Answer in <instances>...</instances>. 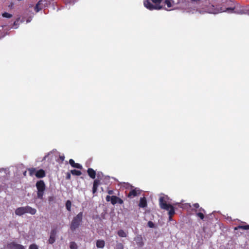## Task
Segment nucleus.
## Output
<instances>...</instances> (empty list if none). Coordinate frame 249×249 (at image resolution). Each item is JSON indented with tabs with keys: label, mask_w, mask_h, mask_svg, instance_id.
Masks as SVG:
<instances>
[{
	"label": "nucleus",
	"mask_w": 249,
	"mask_h": 249,
	"mask_svg": "<svg viewBox=\"0 0 249 249\" xmlns=\"http://www.w3.org/2000/svg\"><path fill=\"white\" fill-rule=\"evenodd\" d=\"M193 206H194V207L195 208H196V209H198L200 208V207H199V204H198V203H196L194 204H193Z\"/></svg>",
	"instance_id": "32"
},
{
	"label": "nucleus",
	"mask_w": 249,
	"mask_h": 249,
	"mask_svg": "<svg viewBox=\"0 0 249 249\" xmlns=\"http://www.w3.org/2000/svg\"><path fill=\"white\" fill-rule=\"evenodd\" d=\"M26 213H29L32 215H34L36 214V210L35 208H33L30 206H26Z\"/></svg>",
	"instance_id": "14"
},
{
	"label": "nucleus",
	"mask_w": 249,
	"mask_h": 249,
	"mask_svg": "<svg viewBox=\"0 0 249 249\" xmlns=\"http://www.w3.org/2000/svg\"><path fill=\"white\" fill-rule=\"evenodd\" d=\"M71 173L72 175L75 176H80L82 174V173L80 171L76 170L75 169H73L71 171Z\"/></svg>",
	"instance_id": "22"
},
{
	"label": "nucleus",
	"mask_w": 249,
	"mask_h": 249,
	"mask_svg": "<svg viewBox=\"0 0 249 249\" xmlns=\"http://www.w3.org/2000/svg\"><path fill=\"white\" fill-rule=\"evenodd\" d=\"M169 198L167 196H160L159 198L160 207L163 210L167 211L174 207L170 204L168 203Z\"/></svg>",
	"instance_id": "3"
},
{
	"label": "nucleus",
	"mask_w": 249,
	"mask_h": 249,
	"mask_svg": "<svg viewBox=\"0 0 249 249\" xmlns=\"http://www.w3.org/2000/svg\"><path fill=\"white\" fill-rule=\"evenodd\" d=\"M105 244V241L103 240H98L96 242V246L98 248H103Z\"/></svg>",
	"instance_id": "19"
},
{
	"label": "nucleus",
	"mask_w": 249,
	"mask_h": 249,
	"mask_svg": "<svg viewBox=\"0 0 249 249\" xmlns=\"http://www.w3.org/2000/svg\"><path fill=\"white\" fill-rule=\"evenodd\" d=\"M149 0L143 2L144 5L150 10H160L167 5L170 10L180 9L189 14L199 16L205 14H216L219 13H236L235 6L226 7L221 4H215L212 0Z\"/></svg>",
	"instance_id": "1"
},
{
	"label": "nucleus",
	"mask_w": 249,
	"mask_h": 249,
	"mask_svg": "<svg viewBox=\"0 0 249 249\" xmlns=\"http://www.w3.org/2000/svg\"><path fill=\"white\" fill-rule=\"evenodd\" d=\"M36 187L37 190V198L40 199H42L46 187L44 181L42 180L37 181L36 183Z\"/></svg>",
	"instance_id": "4"
},
{
	"label": "nucleus",
	"mask_w": 249,
	"mask_h": 249,
	"mask_svg": "<svg viewBox=\"0 0 249 249\" xmlns=\"http://www.w3.org/2000/svg\"><path fill=\"white\" fill-rule=\"evenodd\" d=\"M35 175L37 178H43L45 177L46 173L44 170L40 169L36 172Z\"/></svg>",
	"instance_id": "12"
},
{
	"label": "nucleus",
	"mask_w": 249,
	"mask_h": 249,
	"mask_svg": "<svg viewBox=\"0 0 249 249\" xmlns=\"http://www.w3.org/2000/svg\"><path fill=\"white\" fill-rule=\"evenodd\" d=\"M57 233L56 229H53L50 232V236L48 240L49 243L50 244H53L55 241V237Z\"/></svg>",
	"instance_id": "6"
},
{
	"label": "nucleus",
	"mask_w": 249,
	"mask_h": 249,
	"mask_svg": "<svg viewBox=\"0 0 249 249\" xmlns=\"http://www.w3.org/2000/svg\"><path fill=\"white\" fill-rule=\"evenodd\" d=\"M107 193L110 195H112L114 194V191L112 190H108L107 191Z\"/></svg>",
	"instance_id": "35"
},
{
	"label": "nucleus",
	"mask_w": 249,
	"mask_h": 249,
	"mask_svg": "<svg viewBox=\"0 0 249 249\" xmlns=\"http://www.w3.org/2000/svg\"><path fill=\"white\" fill-rule=\"evenodd\" d=\"M111 203L112 205H115L116 203L122 204L124 203V201L120 197L115 196H112L111 198Z\"/></svg>",
	"instance_id": "8"
},
{
	"label": "nucleus",
	"mask_w": 249,
	"mask_h": 249,
	"mask_svg": "<svg viewBox=\"0 0 249 249\" xmlns=\"http://www.w3.org/2000/svg\"><path fill=\"white\" fill-rule=\"evenodd\" d=\"M46 0H44V1H45ZM43 1H44L43 0H40L38 1V2L36 4L35 7V11L36 12H39L40 10H41L42 8H43V6H42L43 3Z\"/></svg>",
	"instance_id": "11"
},
{
	"label": "nucleus",
	"mask_w": 249,
	"mask_h": 249,
	"mask_svg": "<svg viewBox=\"0 0 249 249\" xmlns=\"http://www.w3.org/2000/svg\"><path fill=\"white\" fill-rule=\"evenodd\" d=\"M65 156L64 155L59 156L58 159L57 160V161L58 162L62 163L64 160Z\"/></svg>",
	"instance_id": "29"
},
{
	"label": "nucleus",
	"mask_w": 249,
	"mask_h": 249,
	"mask_svg": "<svg viewBox=\"0 0 249 249\" xmlns=\"http://www.w3.org/2000/svg\"><path fill=\"white\" fill-rule=\"evenodd\" d=\"M117 233L120 237H126L127 236V234L123 230H119Z\"/></svg>",
	"instance_id": "21"
},
{
	"label": "nucleus",
	"mask_w": 249,
	"mask_h": 249,
	"mask_svg": "<svg viewBox=\"0 0 249 249\" xmlns=\"http://www.w3.org/2000/svg\"><path fill=\"white\" fill-rule=\"evenodd\" d=\"M18 22V19H17L16 21H14V22L13 23V26H17Z\"/></svg>",
	"instance_id": "36"
},
{
	"label": "nucleus",
	"mask_w": 249,
	"mask_h": 249,
	"mask_svg": "<svg viewBox=\"0 0 249 249\" xmlns=\"http://www.w3.org/2000/svg\"><path fill=\"white\" fill-rule=\"evenodd\" d=\"M111 196H107L106 197V201L108 202L109 201H111Z\"/></svg>",
	"instance_id": "34"
},
{
	"label": "nucleus",
	"mask_w": 249,
	"mask_h": 249,
	"mask_svg": "<svg viewBox=\"0 0 249 249\" xmlns=\"http://www.w3.org/2000/svg\"><path fill=\"white\" fill-rule=\"evenodd\" d=\"M139 206L141 208H144L147 206V201L145 197H141L140 200Z\"/></svg>",
	"instance_id": "16"
},
{
	"label": "nucleus",
	"mask_w": 249,
	"mask_h": 249,
	"mask_svg": "<svg viewBox=\"0 0 249 249\" xmlns=\"http://www.w3.org/2000/svg\"><path fill=\"white\" fill-rule=\"evenodd\" d=\"M147 225L150 228H154V224L152 221H148Z\"/></svg>",
	"instance_id": "31"
},
{
	"label": "nucleus",
	"mask_w": 249,
	"mask_h": 249,
	"mask_svg": "<svg viewBox=\"0 0 249 249\" xmlns=\"http://www.w3.org/2000/svg\"><path fill=\"white\" fill-rule=\"evenodd\" d=\"M28 171L29 172L30 175L31 176H32L33 175L35 174L36 173V168H29V169H28Z\"/></svg>",
	"instance_id": "25"
},
{
	"label": "nucleus",
	"mask_w": 249,
	"mask_h": 249,
	"mask_svg": "<svg viewBox=\"0 0 249 249\" xmlns=\"http://www.w3.org/2000/svg\"><path fill=\"white\" fill-rule=\"evenodd\" d=\"M11 247L14 249H25L23 245L14 242L11 244Z\"/></svg>",
	"instance_id": "17"
},
{
	"label": "nucleus",
	"mask_w": 249,
	"mask_h": 249,
	"mask_svg": "<svg viewBox=\"0 0 249 249\" xmlns=\"http://www.w3.org/2000/svg\"><path fill=\"white\" fill-rule=\"evenodd\" d=\"M25 213H26L25 207H19L15 210V214L17 215L21 216Z\"/></svg>",
	"instance_id": "9"
},
{
	"label": "nucleus",
	"mask_w": 249,
	"mask_h": 249,
	"mask_svg": "<svg viewBox=\"0 0 249 249\" xmlns=\"http://www.w3.org/2000/svg\"><path fill=\"white\" fill-rule=\"evenodd\" d=\"M2 16L4 18H11L12 17V15L7 12H4L2 13Z\"/></svg>",
	"instance_id": "27"
},
{
	"label": "nucleus",
	"mask_w": 249,
	"mask_h": 249,
	"mask_svg": "<svg viewBox=\"0 0 249 249\" xmlns=\"http://www.w3.org/2000/svg\"><path fill=\"white\" fill-rule=\"evenodd\" d=\"M71 201L69 200H67L66 203V208L68 211H71Z\"/></svg>",
	"instance_id": "23"
},
{
	"label": "nucleus",
	"mask_w": 249,
	"mask_h": 249,
	"mask_svg": "<svg viewBox=\"0 0 249 249\" xmlns=\"http://www.w3.org/2000/svg\"><path fill=\"white\" fill-rule=\"evenodd\" d=\"M87 173L88 175L92 179L95 178L96 172L92 168H89L87 170Z\"/></svg>",
	"instance_id": "15"
},
{
	"label": "nucleus",
	"mask_w": 249,
	"mask_h": 249,
	"mask_svg": "<svg viewBox=\"0 0 249 249\" xmlns=\"http://www.w3.org/2000/svg\"><path fill=\"white\" fill-rule=\"evenodd\" d=\"M167 211H168V214L169 215V221L172 220V217L175 214V210L174 207L167 210Z\"/></svg>",
	"instance_id": "18"
},
{
	"label": "nucleus",
	"mask_w": 249,
	"mask_h": 249,
	"mask_svg": "<svg viewBox=\"0 0 249 249\" xmlns=\"http://www.w3.org/2000/svg\"><path fill=\"white\" fill-rule=\"evenodd\" d=\"M69 163L73 168H76L79 169H82V166L78 163H75L73 160L70 159L69 160Z\"/></svg>",
	"instance_id": "10"
},
{
	"label": "nucleus",
	"mask_w": 249,
	"mask_h": 249,
	"mask_svg": "<svg viewBox=\"0 0 249 249\" xmlns=\"http://www.w3.org/2000/svg\"><path fill=\"white\" fill-rule=\"evenodd\" d=\"M29 249H38V248L36 244H32L29 246Z\"/></svg>",
	"instance_id": "30"
},
{
	"label": "nucleus",
	"mask_w": 249,
	"mask_h": 249,
	"mask_svg": "<svg viewBox=\"0 0 249 249\" xmlns=\"http://www.w3.org/2000/svg\"><path fill=\"white\" fill-rule=\"evenodd\" d=\"M196 215L199 217L201 220H203L204 218V214L203 213L197 212L196 213Z\"/></svg>",
	"instance_id": "26"
},
{
	"label": "nucleus",
	"mask_w": 249,
	"mask_h": 249,
	"mask_svg": "<svg viewBox=\"0 0 249 249\" xmlns=\"http://www.w3.org/2000/svg\"><path fill=\"white\" fill-rule=\"evenodd\" d=\"M239 229L249 230V225H239L234 228V230H238Z\"/></svg>",
	"instance_id": "20"
},
{
	"label": "nucleus",
	"mask_w": 249,
	"mask_h": 249,
	"mask_svg": "<svg viewBox=\"0 0 249 249\" xmlns=\"http://www.w3.org/2000/svg\"><path fill=\"white\" fill-rule=\"evenodd\" d=\"M141 193V190H140L139 189L137 188H135L134 189H132L128 194L127 195V196L129 198H133L139 195H140Z\"/></svg>",
	"instance_id": "5"
},
{
	"label": "nucleus",
	"mask_w": 249,
	"mask_h": 249,
	"mask_svg": "<svg viewBox=\"0 0 249 249\" xmlns=\"http://www.w3.org/2000/svg\"><path fill=\"white\" fill-rule=\"evenodd\" d=\"M193 211L195 212L196 213L197 212H201L203 213H205V211L204 209H203L202 207H200L198 210L196 209H193Z\"/></svg>",
	"instance_id": "28"
},
{
	"label": "nucleus",
	"mask_w": 249,
	"mask_h": 249,
	"mask_svg": "<svg viewBox=\"0 0 249 249\" xmlns=\"http://www.w3.org/2000/svg\"><path fill=\"white\" fill-rule=\"evenodd\" d=\"M83 216V213L80 212L73 218L70 225V229L72 231H74L80 226Z\"/></svg>",
	"instance_id": "2"
},
{
	"label": "nucleus",
	"mask_w": 249,
	"mask_h": 249,
	"mask_svg": "<svg viewBox=\"0 0 249 249\" xmlns=\"http://www.w3.org/2000/svg\"><path fill=\"white\" fill-rule=\"evenodd\" d=\"M70 248L71 249H77V245L74 242H71L70 243Z\"/></svg>",
	"instance_id": "24"
},
{
	"label": "nucleus",
	"mask_w": 249,
	"mask_h": 249,
	"mask_svg": "<svg viewBox=\"0 0 249 249\" xmlns=\"http://www.w3.org/2000/svg\"><path fill=\"white\" fill-rule=\"evenodd\" d=\"M71 178V174L69 172L67 173L66 174V179H70Z\"/></svg>",
	"instance_id": "33"
},
{
	"label": "nucleus",
	"mask_w": 249,
	"mask_h": 249,
	"mask_svg": "<svg viewBox=\"0 0 249 249\" xmlns=\"http://www.w3.org/2000/svg\"><path fill=\"white\" fill-rule=\"evenodd\" d=\"M100 184V181L99 179H95L94 180L92 187V192L93 194H95L97 192L98 187Z\"/></svg>",
	"instance_id": "13"
},
{
	"label": "nucleus",
	"mask_w": 249,
	"mask_h": 249,
	"mask_svg": "<svg viewBox=\"0 0 249 249\" xmlns=\"http://www.w3.org/2000/svg\"><path fill=\"white\" fill-rule=\"evenodd\" d=\"M136 244L139 247H142L144 245V242L143 241V238L141 235H137L134 239Z\"/></svg>",
	"instance_id": "7"
}]
</instances>
